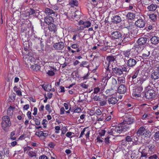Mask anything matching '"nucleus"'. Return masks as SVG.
I'll use <instances>...</instances> for the list:
<instances>
[{
  "label": "nucleus",
  "mask_w": 159,
  "mask_h": 159,
  "mask_svg": "<svg viewBox=\"0 0 159 159\" xmlns=\"http://www.w3.org/2000/svg\"><path fill=\"white\" fill-rule=\"evenodd\" d=\"M131 52V50L128 49L123 51V54L125 57H129L130 56Z\"/></svg>",
  "instance_id": "nucleus-38"
},
{
  "label": "nucleus",
  "mask_w": 159,
  "mask_h": 159,
  "mask_svg": "<svg viewBox=\"0 0 159 159\" xmlns=\"http://www.w3.org/2000/svg\"><path fill=\"white\" fill-rule=\"evenodd\" d=\"M99 101L100 106H103L106 105L107 102V100L105 98H101Z\"/></svg>",
  "instance_id": "nucleus-35"
},
{
  "label": "nucleus",
  "mask_w": 159,
  "mask_h": 159,
  "mask_svg": "<svg viewBox=\"0 0 159 159\" xmlns=\"http://www.w3.org/2000/svg\"><path fill=\"white\" fill-rule=\"evenodd\" d=\"M112 73L113 75L117 77H119L123 74V72L125 73H128L129 72L130 68L128 69V67L126 66H124L121 67H115L113 65H111Z\"/></svg>",
  "instance_id": "nucleus-3"
},
{
  "label": "nucleus",
  "mask_w": 159,
  "mask_h": 159,
  "mask_svg": "<svg viewBox=\"0 0 159 159\" xmlns=\"http://www.w3.org/2000/svg\"><path fill=\"white\" fill-rule=\"evenodd\" d=\"M80 43V41H77L76 43L72 44L71 47L72 48L74 49L78 48L79 47V45H78V44Z\"/></svg>",
  "instance_id": "nucleus-48"
},
{
  "label": "nucleus",
  "mask_w": 159,
  "mask_h": 159,
  "mask_svg": "<svg viewBox=\"0 0 159 159\" xmlns=\"http://www.w3.org/2000/svg\"><path fill=\"white\" fill-rule=\"evenodd\" d=\"M43 132L42 131L37 132L35 133V135L39 137H42V136Z\"/></svg>",
  "instance_id": "nucleus-64"
},
{
  "label": "nucleus",
  "mask_w": 159,
  "mask_h": 159,
  "mask_svg": "<svg viewBox=\"0 0 159 159\" xmlns=\"http://www.w3.org/2000/svg\"><path fill=\"white\" fill-rule=\"evenodd\" d=\"M48 146L50 148H53L56 146V143L54 142H49L48 143Z\"/></svg>",
  "instance_id": "nucleus-50"
},
{
  "label": "nucleus",
  "mask_w": 159,
  "mask_h": 159,
  "mask_svg": "<svg viewBox=\"0 0 159 159\" xmlns=\"http://www.w3.org/2000/svg\"><path fill=\"white\" fill-rule=\"evenodd\" d=\"M20 39H22L23 42L24 49L22 51V54L23 58L25 64H27L32 61H34V58L31 56L32 53H29L28 50V48L29 46L28 42L27 41L28 39L27 37L24 35L23 37V35L20 37Z\"/></svg>",
  "instance_id": "nucleus-1"
},
{
  "label": "nucleus",
  "mask_w": 159,
  "mask_h": 159,
  "mask_svg": "<svg viewBox=\"0 0 159 159\" xmlns=\"http://www.w3.org/2000/svg\"><path fill=\"white\" fill-rule=\"evenodd\" d=\"M32 149V148L28 146L25 147L24 149V152H26V153L30 157H36V155L35 151H31V150Z\"/></svg>",
  "instance_id": "nucleus-12"
},
{
  "label": "nucleus",
  "mask_w": 159,
  "mask_h": 159,
  "mask_svg": "<svg viewBox=\"0 0 159 159\" xmlns=\"http://www.w3.org/2000/svg\"><path fill=\"white\" fill-rule=\"evenodd\" d=\"M134 120V119L132 115L126 113L123 116V121L120 124L125 128L126 131L130 129V125L133 123Z\"/></svg>",
  "instance_id": "nucleus-2"
},
{
  "label": "nucleus",
  "mask_w": 159,
  "mask_h": 159,
  "mask_svg": "<svg viewBox=\"0 0 159 159\" xmlns=\"http://www.w3.org/2000/svg\"><path fill=\"white\" fill-rule=\"evenodd\" d=\"M47 121L46 119H43L42 121V124L43 125L44 128H45L47 127Z\"/></svg>",
  "instance_id": "nucleus-53"
},
{
  "label": "nucleus",
  "mask_w": 159,
  "mask_h": 159,
  "mask_svg": "<svg viewBox=\"0 0 159 159\" xmlns=\"http://www.w3.org/2000/svg\"><path fill=\"white\" fill-rule=\"evenodd\" d=\"M144 76H141V77H138L137 79V83L139 85H142L143 83L146 80V77Z\"/></svg>",
  "instance_id": "nucleus-29"
},
{
  "label": "nucleus",
  "mask_w": 159,
  "mask_h": 159,
  "mask_svg": "<svg viewBox=\"0 0 159 159\" xmlns=\"http://www.w3.org/2000/svg\"><path fill=\"white\" fill-rule=\"evenodd\" d=\"M2 121L1 123L2 129L6 132L9 131V128L11 126V122L9 117L7 116H5L2 117Z\"/></svg>",
  "instance_id": "nucleus-6"
},
{
  "label": "nucleus",
  "mask_w": 159,
  "mask_h": 159,
  "mask_svg": "<svg viewBox=\"0 0 159 159\" xmlns=\"http://www.w3.org/2000/svg\"><path fill=\"white\" fill-rule=\"evenodd\" d=\"M69 4L71 7H74L75 6H77L79 3L77 0H71L69 2Z\"/></svg>",
  "instance_id": "nucleus-40"
},
{
  "label": "nucleus",
  "mask_w": 159,
  "mask_h": 159,
  "mask_svg": "<svg viewBox=\"0 0 159 159\" xmlns=\"http://www.w3.org/2000/svg\"><path fill=\"white\" fill-rule=\"evenodd\" d=\"M118 82L120 84L124 83L125 82V78L124 77H119L118 79Z\"/></svg>",
  "instance_id": "nucleus-49"
},
{
  "label": "nucleus",
  "mask_w": 159,
  "mask_h": 159,
  "mask_svg": "<svg viewBox=\"0 0 159 159\" xmlns=\"http://www.w3.org/2000/svg\"><path fill=\"white\" fill-rule=\"evenodd\" d=\"M32 28L31 23L30 21L25 20L24 22L22 23L20 26V33L21 36L23 35V37L24 35L26 37V35L27 32Z\"/></svg>",
  "instance_id": "nucleus-5"
},
{
  "label": "nucleus",
  "mask_w": 159,
  "mask_h": 159,
  "mask_svg": "<svg viewBox=\"0 0 159 159\" xmlns=\"http://www.w3.org/2000/svg\"><path fill=\"white\" fill-rule=\"evenodd\" d=\"M30 64V65L31 66V68L32 70L34 71H37L40 70V66L37 64H34V65H31L30 63H29ZM27 65L28 64H27ZM29 65V63L28 64V65Z\"/></svg>",
  "instance_id": "nucleus-33"
},
{
  "label": "nucleus",
  "mask_w": 159,
  "mask_h": 159,
  "mask_svg": "<svg viewBox=\"0 0 159 159\" xmlns=\"http://www.w3.org/2000/svg\"><path fill=\"white\" fill-rule=\"evenodd\" d=\"M143 88L142 87L139 86L137 87L134 89H133L132 93L133 97L137 98L140 97L141 96Z\"/></svg>",
  "instance_id": "nucleus-11"
},
{
  "label": "nucleus",
  "mask_w": 159,
  "mask_h": 159,
  "mask_svg": "<svg viewBox=\"0 0 159 159\" xmlns=\"http://www.w3.org/2000/svg\"><path fill=\"white\" fill-rule=\"evenodd\" d=\"M157 16L156 14H152L149 15V18L152 21L155 22L157 20Z\"/></svg>",
  "instance_id": "nucleus-41"
},
{
  "label": "nucleus",
  "mask_w": 159,
  "mask_h": 159,
  "mask_svg": "<svg viewBox=\"0 0 159 159\" xmlns=\"http://www.w3.org/2000/svg\"><path fill=\"white\" fill-rule=\"evenodd\" d=\"M139 70L140 69L138 68L130 75V78H131V81L133 84H137L136 78L138 76V74L139 73Z\"/></svg>",
  "instance_id": "nucleus-15"
},
{
  "label": "nucleus",
  "mask_w": 159,
  "mask_h": 159,
  "mask_svg": "<svg viewBox=\"0 0 159 159\" xmlns=\"http://www.w3.org/2000/svg\"><path fill=\"white\" fill-rule=\"evenodd\" d=\"M157 7V5L152 3L147 7V9L150 11H154Z\"/></svg>",
  "instance_id": "nucleus-31"
},
{
  "label": "nucleus",
  "mask_w": 159,
  "mask_h": 159,
  "mask_svg": "<svg viewBox=\"0 0 159 159\" xmlns=\"http://www.w3.org/2000/svg\"><path fill=\"white\" fill-rule=\"evenodd\" d=\"M44 12L48 16H49L52 14L53 15L52 16L56 17L57 16V14L56 12L54 11L52 9L48 8H45Z\"/></svg>",
  "instance_id": "nucleus-19"
},
{
  "label": "nucleus",
  "mask_w": 159,
  "mask_h": 159,
  "mask_svg": "<svg viewBox=\"0 0 159 159\" xmlns=\"http://www.w3.org/2000/svg\"><path fill=\"white\" fill-rule=\"evenodd\" d=\"M106 130H105L104 129H102V130L99 132V135L100 136H103L106 133Z\"/></svg>",
  "instance_id": "nucleus-63"
},
{
  "label": "nucleus",
  "mask_w": 159,
  "mask_h": 159,
  "mask_svg": "<svg viewBox=\"0 0 159 159\" xmlns=\"http://www.w3.org/2000/svg\"><path fill=\"white\" fill-rule=\"evenodd\" d=\"M106 60L108 63L107 66H109V67L110 68L111 67H110V65L111 66L113 63H116V62L115 58L113 56H107V57Z\"/></svg>",
  "instance_id": "nucleus-22"
},
{
  "label": "nucleus",
  "mask_w": 159,
  "mask_h": 159,
  "mask_svg": "<svg viewBox=\"0 0 159 159\" xmlns=\"http://www.w3.org/2000/svg\"><path fill=\"white\" fill-rule=\"evenodd\" d=\"M45 109L49 113H50L52 111L51 109L50 108V105L49 104H47L45 106Z\"/></svg>",
  "instance_id": "nucleus-58"
},
{
  "label": "nucleus",
  "mask_w": 159,
  "mask_h": 159,
  "mask_svg": "<svg viewBox=\"0 0 159 159\" xmlns=\"http://www.w3.org/2000/svg\"><path fill=\"white\" fill-rule=\"evenodd\" d=\"M79 24L80 25H84L83 27H84V28H88L91 25V23L89 21H84L81 20L79 22Z\"/></svg>",
  "instance_id": "nucleus-25"
},
{
  "label": "nucleus",
  "mask_w": 159,
  "mask_h": 159,
  "mask_svg": "<svg viewBox=\"0 0 159 159\" xmlns=\"http://www.w3.org/2000/svg\"><path fill=\"white\" fill-rule=\"evenodd\" d=\"M123 126L119 124L118 126H112L108 131L109 134L114 136H116L126 131L125 128Z\"/></svg>",
  "instance_id": "nucleus-4"
},
{
  "label": "nucleus",
  "mask_w": 159,
  "mask_h": 159,
  "mask_svg": "<svg viewBox=\"0 0 159 159\" xmlns=\"http://www.w3.org/2000/svg\"><path fill=\"white\" fill-rule=\"evenodd\" d=\"M109 138L108 137L106 138L105 139V145H109V144L110 143V141L109 139Z\"/></svg>",
  "instance_id": "nucleus-62"
},
{
  "label": "nucleus",
  "mask_w": 159,
  "mask_h": 159,
  "mask_svg": "<svg viewBox=\"0 0 159 159\" xmlns=\"http://www.w3.org/2000/svg\"><path fill=\"white\" fill-rule=\"evenodd\" d=\"M135 25L138 27L143 28L145 26V23L144 20L142 18H141L136 21Z\"/></svg>",
  "instance_id": "nucleus-18"
},
{
  "label": "nucleus",
  "mask_w": 159,
  "mask_h": 159,
  "mask_svg": "<svg viewBox=\"0 0 159 159\" xmlns=\"http://www.w3.org/2000/svg\"><path fill=\"white\" fill-rule=\"evenodd\" d=\"M125 106L127 107H131L130 109H132L134 107L133 105V104L132 103L130 102H128V103H127L126 104L125 103Z\"/></svg>",
  "instance_id": "nucleus-56"
},
{
  "label": "nucleus",
  "mask_w": 159,
  "mask_h": 159,
  "mask_svg": "<svg viewBox=\"0 0 159 159\" xmlns=\"http://www.w3.org/2000/svg\"><path fill=\"white\" fill-rule=\"evenodd\" d=\"M16 94L14 93H11L10 95L9 98L11 100V101L13 102L15 100L16 98Z\"/></svg>",
  "instance_id": "nucleus-43"
},
{
  "label": "nucleus",
  "mask_w": 159,
  "mask_h": 159,
  "mask_svg": "<svg viewBox=\"0 0 159 159\" xmlns=\"http://www.w3.org/2000/svg\"><path fill=\"white\" fill-rule=\"evenodd\" d=\"M154 88L150 85L146 88V92L145 93V96L147 99H154L156 97V92Z\"/></svg>",
  "instance_id": "nucleus-9"
},
{
  "label": "nucleus",
  "mask_w": 159,
  "mask_h": 159,
  "mask_svg": "<svg viewBox=\"0 0 159 159\" xmlns=\"http://www.w3.org/2000/svg\"><path fill=\"white\" fill-rule=\"evenodd\" d=\"M100 89L99 87H95L94 89L93 93L94 94H97L100 92Z\"/></svg>",
  "instance_id": "nucleus-52"
},
{
  "label": "nucleus",
  "mask_w": 159,
  "mask_h": 159,
  "mask_svg": "<svg viewBox=\"0 0 159 159\" xmlns=\"http://www.w3.org/2000/svg\"><path fill=\"white\" fill-rule=\"evenodd\" d=\"M15 108V107H13L10 106L8 108L7 111V114L9 116H11L12 115L13 113Z\"/></svg>",
  "instance_id": "nucleus-34"
},
{
  "label": "nucleus",
  "mask_w": 159,
  "mask_h": 159,
  "mask_svg": "<svg viewBox=\"0 0 159 159\" xmlns=\"http://www.w3.org/2000/svg\"><path fill=\"white\" fill-rule=\"evenodd\" d=\"M106 114L105 113H102L100 116H96L97 121H102L105 118Z\"/></svg>",
  "instance_id": "nucleus-37"
},
{
  "label": "nucleus",
  "mask_w": 159,
  "mask_h": 159,
  "mask_svg": "<svg viewBox=\"0 0 159 159\" xmlns=\"http://www.w3.org/2000/svg\"><path fill=\"white\" fill-rule=\"evenodd\" d=\"M141 156L140 158H143V157H145V158L148 157L149 156V153H148V152H145L144 151H142L140 152Z\"/></svg>",
  "instance_id": "nucleus-39"
},
{
  "label": "nucleus",
  "mask_w": 159,
  "mask_h": 159,
  "mask_svg": "<svg viewBox=\"0 0 159 159\" xmlns=\"http://www.w3.org/2000/svg\"><path fill=\"white\" fill-rule=\"evenodd\" d=\"M143 2L145 5H148L151 3V1L150 0H143Z\"/></svg>",
  "instance_id": "nucleus-61"
},
{
  "label": "nucleus",
  "mask_w": 159,
  "mask_h": 159,
  "mask_svg": "<svg viewBox=\"0 0 159 159\" xmlns=\"http://www.w3.org/2000/svg\"><path fill=\"white\" fill-rule=\"evenodd\" d=\"M111 37L114 39H120L121 38V34L119 31H114L111 34Z\"/></svg>",
  "instance_id": "nucleus-20"
},
{
  "label": "nucleus",
  "mask_w": 159,
  "mask_h": 159,
  "mask_svg": "<svg viewBox=\"0 0 159 159\" xmlns=\"http://www.w3.org/2000/svg\"><path fill=\"white\" fill-rule=\"evenodd\" d=\"M35 11L33 9H30L28 11L29 16L32 15L35 13Z\"/></svg>",
  "instance_id": "nucleus-59"
},
{
  "label": "nucleus",
  "mask_w": 159,
  "mask_h": 159,
  "mask_svg": "<svg viewBox=\"0 0 159 159\" xmlns=\"http://www.w3.org/2000/svg\"><path fill=\"white\" fill-rule=\"evenodd\" d=\"M87 128V127H85L82 130L81 132L80 135L79 137V138H82L83 135L84 134V132L85 131L86 129Z\"/></svg>",
  "instance_id": "nucleus-55"
},
{
  "label": "nucleus",
  "mask_w": 159,
  "mask_h": 159,
  "mask_svg": "<svg viewBox=\"0 0 159 159\" xmlns=\"http://www.w3.org/2000/svg\"><path fill=\"white\" fill-rule=\"evenodd\" d=\"M137 134L139 136L150 138L152 134L151 132L144 126L140 127L138 130Z\"/></svg>",
  "instance_id": "nucleus-8"
},
{
  "label": "nucleus",
  "mask_w": 159,
  "mask_h": 159,
  "mask_svg": "<svg viewBox=\"0 0 159 159\" xmlns=\"http://www.w3.org/2000/svg\"><path fill=\"white\" fill-rule=\"evenodd\" d=\"M41 26L42 29L44 30L47 28V25L53 24L54 22V19L53 17L50 16H47L44 18V21L40 20Z\"/></svg>",
  "instance_id": "nucleus-7"
},
{
  "label": "nucleus",
  "mask_w": 159,
  "mask_h": 159,
  "mask_svg": "<svg viewBox=\"0 0 159 159\" xmlns=\"http://www.w3.org/2000/svg\"><path fill=\"white\" fill-rule=\"evenodd\" d=\"M150 116V114L148 113H144L142 116V119L143 120H145L146 118L148 119Z\"/></svg>",
  "instance_id": "nucleus-46"
},
{
  "label": "nucleus",
  "mask_w": 159,
  "mask_h": 159,
  "mask_svg": "<svg viewBox=\"0 0 159 159\" xmlns=\"http://www.w3.org/2000/svg\"><path fill=\"white\" fill-rule=\"evenodd\" d=\"M138 61L137 59L130 58L129 60H126V64L128 67H133L136 65Z\"/></svg>",
  "instance_id": "nucleus-13"
},
{
  "label": "nucleus",
  "mask_w": 159,
  "mask_h": 159,
  "mask_svg": "<svg viewBox=\"0 0 159 159\" xmlns=\"http://www.w3.org/2000/svg\"><path fill=\"white\" fill-rule=\"evenodd\" d=\"M112 20V22L116 24L120 22L121 20V17L119 16L116 15L113 17Z\"/></svg>",
  "instance_id": "nucleus-26"
},
{
  "label": "nucleus",
  "mask_w": 159,
  "mask_h": 159,
  "mask_svg": "<svg viewBox=\"0 0 159 159\" xmlns=\"http://www.w3.org/2000/svg\"><path fill=\"white\" fill-rule=\"evenodd\" d=\"M146 148L149 155L154 153L156 152V146L154 143H151L150 141L147 142L145 144Z\"/></svg>",
  "instance_id": "nucleus-10"
},
{
  "label": "nucleus",
  "mask_w": 159,
  "mask_h": 159,
  "mask_svg": "<svg viewBox=\"0 0 159 159\" xmlns=\"http://www.w3.org/2000/svg\"><path fill=\"white\" fill-rule=\"evenodd\" d=\"M121 145L122 147H126L128 145V143L125 140H123L121 141Z\"/></svg>",
  "instance_id": "nucleus-54"
},
{
  "label": "nucleus",
  "mask_w": 159,
  "mask_h": 159,
  "mask_svg": "<svg viewBox=\"0 0 159 159\" xmlns=\"http://www.w3.org/2000/svg\"><path fill=\"white\" fill-rule=\"evenodd\" d=\"M81 111V109L79 107H75L74 109V112L80 113Z\"/></svg>",
  "instance_id": "nucleus-51"
},
{
  "label": "nucleus",
  "mask_w": 159,
  "mask_h": 159,
  "mask_svg": "<svg viewBox=\"0 0 159 159\" xmlns=\"http://www.w3.org/2000/svg\"><path fill=\"white\" fill-rule=\"evenodd\" d=\"M133 137L132 136H127L125 138V140L128 142H130L133 141Z\"/></svg>",
  "instance_id": "nucleus-45"
},
{
  "label": "nucleus",
  "mask_w": 159,
  "mask_h": 159,
  "mask_svg": "<svg viewBox=\"0 0 159 159\" xmlns=\"http://www.w3.org/2000/svg\"><path fill=\"white\" fill-rule=\"evenodd\" d=\"M147 39L145 37H141L138 39L137 43L140 45L144 44L146 42Z\"/></svg>",
  "instance_id": "nucleus-28"
},
{
  "label": "nucleus",
  "mask_w": 159,
  "mask_h": 159,
  "mask_svg": "<svg viewBox=\"0 0 159 159\" xmlns=\"http://www.w3.org/2000/svg\"><path fill=\"white\" fill-rule=\"evenodd\" d=\"M108 102L109 104H115L118 102V100L116 97H112L109 98L108 100Z\"/></svg>",
  "instance_id": "nucleus-27"
},
{
  "label": "nucleus",
  "mask_w": 159,
  "mask_h": 159,
  "mask_svg": "<svg viewBox=\"0 0 159 159\" xmlns=\"http://www.w3.org/2000/svg\"><path fill=\"white\" fill-rule=\"evenodd\" d=\"M65 46L64 43L61 41L55 43L53 45V47L55 49L58 51L63 50Z\"/></svg>",
  "instance_id": "nucleus-16"
},
{
  "label": "nucleus",
  "mask_w": 159,
  "mask_h": 159,
  "mask_svg": "<svg viewBox=\"0 0 159 159\" xmlns=\"http://www.w3.org/2000/svg\"><path fill=\"white\" fill-rule=\"evenodd\" d=\"M101 98H100L99 96L95 95L93 97V99L95 101H99Z\"/></svg>",
  "instance_id": "nucleus-60"
},
{
  "label": "nucleus",
  "mask_w": 159,
  "mask_h": 159,
  "mask_svg": "<svg viewBox=\"0 0 159 159\" xmlns=\"http://www.w3.org/2000/svg\"><path fill=\"white\" fill-rule=\"evenodd\" d=\"M151 78L155 80L159 79V71L157 70L153 71L151 75Z\"/></svg>",
  "instance_id": "nucleus-23"
},
{
  "label": "nucleus",
  "mask_w": 159,
  "mask_h": 159,
  "mask_svg": "<svg viewBox=\"0 0 159 159\" xmlns=\"http://www.w3.org/2000/svg\"><path fill=\"white\" fill-rule=\"evenodd\" d=\"M153 137L155 141H157L159 140V131H157L155 133Z\"/></svg>",
  "instance_id": "nucleus-44"
},
{
  "label": "nucleus",
  "mask_w": 159,
  "mask_h": 159,
  "mask_svg": "<svg viewBox=\"0 0 159 159\" xmlns=\"http://www.w3.org/2000/svg\"><path fill=\"white\" fill-rule=\"evenodd\" d=\"M149 38H150V41L151 43L154 45L157 44L159 43V37L157 36H150Z\"/></svg>",
  "instance_id": "nucleus-21"
},
{
  "label": "nucleus",
  "mask_w": 159,
  "mask_h": 159,
  "mask_svg": "<svg viewBox=\"0 0 159 159\" xmlns=\"http://www.w3.org/2000/svg\"><path fill=\"white\" fill-rule=\"evenodd\" d=\"M95 113L97 115V116H100L102 114V112L99 109H97L95 111Z\"/></svg>",
  "instance_id": "nucleus-57"
},
{
  "label": "nucleus",
  "mask_w": 159,
  "mask_h": 159,
  "mask_svg": "<svg viewBox=\"0 0 159 159\" xmlns=\"http://www.w3.org/2000/svg\"><path fill=\"white\" fill-rule=\"evenodd\" d=\"M149 155L148 159H157L158 158V156L156 154Z\"/></svg>",
  "instance_id": "nucleus-47"
},
{
  "label": "nucleus",
  "mask_w": 159,
  "mask_h": 159,
  "mask_svg": "<svg viewBox=\"0 0 159 159\" xmlns=\"http://www.w3.org/2000/svg\"><path fill=\"white\" fill-rule=\"evenodd\" d=\"M57 25H56L53 23L48 25V28L49 31L53 33V34H56L57 33Z\"/></svg>",
  "instance_id": "nucleus-17"
},
{
  "label": "nucleus",
  "mask_w": 159,
  "mask_h": 159,
  "mask_svg": "<svg viewBox=\"0 0 159 159\" xmlns=\"http://www.w3.org/2000/svg\"><path fill=\"white\" fill-rule=\"evenodd\" d=\"M13 90L19 97H21L22 96V92L20 88H18L17 86H15L13 87Z\"/></svg>",
  "instance_id": "nucleus-32"
},
{
  "label": "nucleus",
  "mask_w": 159,
  "mask_h": 159,
  "mask_svg": "<svg viewBox=\"0 0 159 159\" xmlns=\"http://www.w3.org/2000/svg\"><path fill=\"white\" fill-rule=\"evenodd\" d=\"M33 120L35 122V125H39L40 124V120L39 119L37 118L36 117L33 116Z\"/></svg>",
  "instance_id": "nucleus-42"
},
{
  "label": "nucleus",
  "mask_w": 159,
  "mask_h": 159,
  "mask_svg": "<svg viewBox=\"0 0 159 159\" xmlns=\"http://www.w3.org/2000/svg\"><path fill=\"white\" fill-rule=\"evenodd\" d=\"M135 14L131 12H128L126 15L127 18L128 20H132L135 17Z\"/></svg>",
  "instance_id": "nucleus-36"
},
{
  "label": "nucleus",
  "mask_w": 159,
  "mask_h": 159,
  "mask_svg": "<svg viewBox=\"0 0 159 159\" xmlns=\"http://www.w3.org/2000/svg\"><path fill=\"white\" fill-rule=\"evenodd\" d=\"M118 92L120 94H124L126 91V88L125 85L124 84H121L118 88Z\"/></svg>",
  "instance_id": "nucleus-24"
},
{
  "label": "nucleus",
  "mask_w": 159,
  "mask_h": 159,
  "mask_svg": "<svg viewBox=\"0 0 159 159\" xmlns=\"http://www.w3.org/2000/svg\"><path fill=\"white\" fill-rule=\"evenodd\" d=\"M109 66H107L105 68L106 70L105 71V75L103 77V79H104L105 80H109L112 75L113 74L112 73V71L111 72V70L109 69Z\"/></svg>",
  "instance_id": "nucleus-14"
},
{
  "label": "nucleus",
  "mask_w": 159,
  "mask_h": 159,
  "mask_svg": "<svg viewBox=\"0 0 159 159\" xmlns=\"http://www.w3.org/2000/svg\"><path fill=\"white\" fill-rule=\"evenodd\" d=\"M150 55V52L145 49L143 50V52L142 54V57L143 59H146L148 58Z\"/></svg>",
  "instance_id": "nucleus-30"
}]
</instances>
